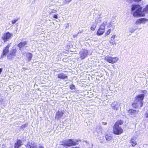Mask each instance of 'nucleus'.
Instances as JSON below:
<instances>
[{
  "mask_svg": "<svg viewBox=\"0 0 148 148\" xmlns=\"http://www.w3.org/2000/svg\"><path fill=\"white\" fill-rule=\"evenodd\" d=\"M132 12H133V15L135 17L144 16L145 14L144 12H148V4L142 11V8L140 5L133 4L131 8Z\"/></svg>",
  "mask_w": 148,
  "mask_h": 148,
  "instance_id": "f257e3e1",
  "label": "nucleus"
},
{
  "mask_svg": "<svg viewBox=\"0 0 148 148\" xmlns=\"http://www.w3.org/2000/svg\"><path fill=\"white\" fill-rule=\"evenodd\" d=\"M78 144V140L72 139H67L63 140L62 142V145L68 147L75 146Z\"/></svg>",
  "mask_w": 148,
  "mask_h": 148,
  "instance_id": "f03ea898",
  "label": "nucleus"
},
{
  "mask_svg": "<svg viewBox=\"0 0 148 148\" xmlns=\"http://www.w3.org/2000/svg\"><path fill=\"white\" fill-rule=\"evenodd\" d=\"M17 50L16 48L13 47V48L11 50L9 54L7 56V58L8 60H12L15 58L16 56V53Z\"/></svg>",
  "mask_w": 148,
  "mask_h": 148,
  "instance_id": "7ed1b4c3",
  "label": "nucleus"
},
{
  "mask_svg": "<svg viewBox=\"0 0 148 148\" xmlns=\"http://www.w3.org/2000/svg\"><path fill=\"white\" fill-rule=\"evenodd\" d=\"M12 36V33L8 32L3 34L1 38L5 42L11 39Z\"/></svg>",
  "mask_w": 148,
  "mask_h": 148,
  "instance_id": "20e7f679",
  "label": "nucleus"
},
{
  "mask_svg": "<svg viewBox=\"0 0 148 148\" xmlns=\"http://www.w3.org/2000/svg\"><path fill=\"white\" fill-rule=\"evenodd\" d=\"M113 132L114 134L119 135L123 132V130L119 126L114 125L113 128Z\"/></svg>",
  "mask_w": 148,
  "mask_h": 148,
  "instance_id": "39448f33",
  "label": "nucleus"
},
{
  "mask_svg": "<svg viewBox=\"0 0 148 148\" xmlns=\"http://www.w3.org/2000/svg\"><path fill=\"white\" fill-rule=\"evenodd\" d=\"M118 58L116 57H107L105 58V60L108 62L111 63H114L116 62Z\"/></svg>",
  "mask_w": 148,
  "mask_h": 148,
  "instance_id": "423d86ee",
  "label": "nucleus"
},
{
  "mask_svg": "<svg viewBox=\"0 0 148 148\" xmlns=\"http://www.w3.org/2000/svg\"><path fill=\"white\" fill-rule=\"evenodd\" d=\"M10 46V44H9L7 46L5 47L3 51L2 54L1 55V58L3 59L4 57L6 56L7 53L9 52V48Z\"/></svg>",
  "mask_w": 148,
  "mask_h": 148,
  "instance_id": "0eeeda50",
  "label": "nucleus"
},
{
  "mask_svg": "<svg viewBox=\"0 0 148 148\" xmlns=\"http://www.w3.org/2000/svg\"><path fill=\"white\" fill-rule=\"evenodd\" d=\"M105 28L102 25H100L99 28L97 32V34L98 36L102 35L105 32Z\"/></svg>",
  "mask_w": 148,
  "mask_h": 148,
  "instance_id": "6e6552de",
  "label": "nucleus"
},
{
  "mask_svg": "<svg viewBox=\"0 0 148 148\" xmlns=\"http://www.w3.org/2000/svg\"><path fill=\"white\" fill-rule=\"evenodd\" d=\"M132 106L135 108H137L142 107L143 106V101H140L138 102H135L132 104Z\"/></svg>",
  "mask_w": 148,
  "mask_h": 148,
  "instance_id": "1a4fd4ad",
  "label": "nucleus"
},
{
  "mask_svg": "<svg viewBox=\"0 0 148 148\" xmlns=\"http://www.w3.org/2000/svg\"><path fill=\"white\" fill-rule=\"evenodd\" d=\"M144 96L145 95L144 94L138 95L135 97V101H143Z\"/></svg>",
  "mask_w": 148,
  "mask_h": 148,
  "instance_id": "9d476101",
  "label": "nucleus"
},
{
  "mask_svg": "<svg viewBox=\"0 0 148 148\" xmlns=\"http://www.w3.org/2000/svg\"><path fill=\"white\" fill-rule=\"evenodd\" d=\"M111 106L113 109L117 110L120 106V105L116 102L114 101L111 104Z\"/></svg>",
  "mask_w": 148,
  "mask_h": 148,
  "instance_id": "9b49d317",
  "label": "nucleus"
},
{
  "mask_svg": "<svg viewBox=\"0 0 148 148\" xmlns=\"http://www.w3.org/2000/svg\"><path fill=\"white\" fill-rule=\"evenodd\" d=\"M64 112L62 111H58L56 113L55 116L56 119H59L62 117L64 114Z\"/></svg>",
  "mask_w": 148,
  "mask_h": 148,
  "instance_id": "f8f14e48",
  "label": "nucleus"
},
{
  "mask_svg": "<svg viewBox=\"0 0 148 148\" xmlns=\"http://www.w3.org/2000/svg\"><path fill=\"white\" fill-rule=\"evenodd\" d=\"M26 44L27 42L26 41L21 42L18 45V47L19 48L20 50H21Z\"/></svg>",
  "mask_w": 148,
  "mask_h": 148,
  "instance_id": "ddd939ff",
  "label": "nucleus"
},
{
  "mask_svg": "<svg viewBox=\"0 0 148 148\" xmlns=\"http://www.w3.org/2000/svg\"><path fill=\"white\" fill-rule=\"evenodd\" d=\"M22 142L20 140H18L14 145V148H18L23 145Z\"/></svg>",
  "mask_w": 148,
  "mask_h": 148,
  "instance_id": "4468645a",
  "label": "nucleus"
},
{
  "mask_svg": "<svg viewBox=\"0 0 148 148\" xmlns=\"http://www.w3.org/2000/svg\"><path fill=\"white\" fill-rule=\"evenodd\" d=\"M138 112V111H136L133 109H130L128 110V113L132 115H135L137 114Z\"/></svg>",
  "mask_w": 148,
  "mask_h": 148,
  "instance_id": "2eb2a0df",
  "label": "nucleus"
},
{
  "mask_svg": "<svg viewBox=\"0 0 148 148\" xmlns=\"http://www.w3.org/2000/svg\"><path fill=\"white\" fill-rule=\"evenodd\" d=\"M148 20L145 18H140L137 20L136 22V25H138L139 24H140L144 21H147Z\"/></svg>",
  "mask_w": 148,
  "mask_h": 148,
  "instance_id": "dca6fc26",
  "label": "nucleus"
},
{
  "mask_svg": "<svg viewBox=\"0 0 148 148\" xmlns=\"http://www.w3.org/2000/svg\"><path fill=\"white\" fill-rule=\"evenodd\" d=\"M58 77L59 78L64 79L67 78V76L63 73H61L58 74Z\"/></svg>",
  "mask_w": 148,
  "mask_h": 148,
  "instance_id": "f3484780",
  "label": "nucleus"
},
{
  "mask_svg": "<svg viewBox=\"0 0 148 148\" xmlns=\"http://www.w3.org/2000/svg\"><path fill=\"white\" fill-rule=\"evenodd\" d=\"M136 138L135 137H132L131 138L130 140L132 145V147L135 146L137 144L135 141Z\"/></svg>",
  "mask_w": 148,
  "mask_h": 148,
  "instance_id": "a211bd4d",
  "label": "nucleus"
},
{
  "mask_svg": "<svg viewBox=\"0 0 148 148\" xmlns=\"http://www.w3.org/2000/svg\"><path fill=\"white\" fill-rule=\"evenodd\" d=\"M32 55L30 53H27L26 54V59L27 61H29L32 58Z\"/></svg>",
  "mask_w": 148,
  "mask_h": 148,
  "instance_id": "6ab92c4d",
  "label": "nucleus"
},
{
  "mask_svg": "<svg viewBox=\"0 0 148 148\" xmlns=\"http://www.w3.org/2000/svg\"><path fill=\"white\" fill-rule=\"evenodd\" d=\"M87 52L86 51H85L83 52L81 54V57L82 59L84 58L87 55Z\"/></svg>",
  "mask_w": 148,
  "mask_h": 148,
  "instance_id": "aec40b11",
  "label": "nucleus"
},
{
  "mask_svg": "<svg viewBox=\"0 0 148 148\" xmlns=\"http://www.w3.org/2000/svg\"><path fill=\"white\" fill-rule=\"evenodd\" d=\"M95 22L96 24L99 23L101 21V18L99 16L97 17L95 19Z\"/></svg>",
  "mask_w": 148,
  "mask_h": 148,
  "instance_id": "412c9836",
  "label": "nucleus"
},
{
  "mask_svg": "<svg viewBox=\"0 0 148 148\" xmlns=\"http://www.w3.org/2000/svg\"><path fill=\"white\" fill-rule=\"evenodd\" d=\"M123 123V121L121 120L118 121L116 122L114 125L119 126L122 125Z\"/></svg>",
  "mask_w": 148,
  "mask_h": 148,
  "instance_id": "4be33fe9",
  "label": "nucleus"
},
{
  "mask_svg": "<svg viewBox=\"0 0 148 148\" xmlns=\"http://www.w3.org/2000/svg\"><path fill=\"white\" fill-rule=\"evenodd\" d=\"M105 138L106 140L109 141L111 140L112 139V137L110 136H109L108 135H106L105 136Z\"/></svg>",
  "mask_w": 148,
  "mask_h": 148,
  "instance_id": "5701e85b",
  "label": "nucleus"
},
{
  "mask_svg": "<svg viewBox=\"0 0 148 148\" xmlns=\"http://www.w3.org/2000/svg\"><path fill=\"white\" fill-rule=\"evenodd\" d=\"M108 23H107V21H105L103 22V23L101 24V25H102L104 26V27H105V26H106L108 25Z\"/></svg>",
  "mask_w": 148,
  "mask_h": 148,
  "instance_id": "b1692460",
  "label": "nucleus"
},
{
  "mask_svg": "<svg viewBox=\"0 0 148 148\" xmlns=\"http://www.w3.org/2000/svg\"><path fill=\"white\" fill-rule=\"evenodd\" d=\"M111 29H109L105 33V35L106 36L108 35L111 32Z\"/></svg>",
  "mask_w": 148,
  "mask_h": 148,
  "instance_id": "393cba45",
  "label": "nucleus"
},
{
  "mask_svg": "<svg viewBox=\"0 0 148 148\" xmlns=\"http://www.w3.org/2000/svg\"><path fill=\"white\" fill-rule=\"evenodd\" d=\"M18 20L17 19H12L11 20V22L12 24H14L16 22L18 21Z\"/></svg>",
  "mask_w": 148,
  "mask_h": 148,
  "instance_id": "a878e982",
  "label": "nucleus"
},
{
  "mask_svg": "<svg viewBox=\"0 0 148 148\" xmlns=\"http://www.w3.org/2000/svg\"><path fill=\"white\" fill-rule=\"evenodd\" d=\"M96 27V25H92V26L90 27V29L92 30H94Z\"/></svg>",
  "mask_w": 148,
  "mask_h": 148,
  "instance_id": "bb28decb",
  "label": "nucleus"
},
{
  "mask_svg": "<svg viewBox=\"0 0 148 148\" xmlns=\"http://www.w3.org/2000/svg\"><path fill=\"white\" fill-rule=\"evenodd\" d=\"M70 88L71 90H73L75 89V87L74 85L72 84L70 86Z\"/></svg>",
  "mask_w": 148,
  "mask_h": 148,
  "instance_id": "cd10ccee",
  "label": "nucleus"
},
{
  "mask_svg": "<svg viewBox=\"0 0 148 148\" xmlns=\"http://www.w3.org/2000/svg\"><path fill=\"white\" fill-rule=\"evenodd\" d=\"M110 44H111L112 45H114V44L115 45H116V43H115L114 40H113V41H111L110 42Z\"/></svg>",
  "mask_w": 148,
  "mask_h": 148,
  "instance_id": "c85d7f7f",
  "label": "nucleus"
},
{
  "mask_svg": "<svg viewBox=\"0 0 148 148\" xmlns=\"http://www.w3.org/2000/svg\"><path fill=\"white\" fill-rule=\"evenodd\" d=\"M116 36L114 35H112L111 38V40L113 41V40H114V39L115 38Z\"/></svg>",
  "mask_w": 148,
  "mask_h": 148,
  "instance_id": "c756f323",
  "label": "nucleus"
},
{
  "mask_svg": "<svg viewBox=\"0 0 148 148\" xmlns=\"http://www.w3.org/2000/svg\"><path fill=\"white\" fill-rule=\"evenodd\" d=\"M72 0H65L64 3H67L70 2Z\"/></svg>",
  "mask_w": 148,
  "mask_h": 148,
  "instance_id": "7c9ffc66",
  "label": "nucleus"
},
{
  "mask_svg": "<svg viewBox=\"0 0 148 148\" xmlns=\"http://www.w3.org/2000/svg\"><path fill=\"white\" fill-rule=\"evenodd\" d=\"M106 26H107L108 28H109L110 27H111V24L110 23H109Z\"/></svg>",
  "mask_w": 148,
  "mask_h": 148,
  "instance_id": "2f4dec72",
  "label": "nucleus"
},
{
  "mask_svg": "<svg viewBox=\"0 0 148 148\" xmlns=\"http://www.w3.org/2000/svg\"><path fill=\"white\" fill-rule=\"evenodd\" d=\"M103 138L102 137H100L99 138V140H101V141H100V142L101 143H103V141H102V140H103Z\"/></svg>",
  "mask_w": 148,
  "mask_h": 148,
  "instance_id": "473e14b6",
  "label": "nucleus"
},
{
  "mask_svg": "<svg viewBox=\"0 0 148 148\" xmlns=\"http://www.w3.org/2000/svg\"><path fill=\"white\" fill-rule=\"evenodd\" d=\"M28 145L29 146V147L30 148H37L36 147H34L33 146H30V145L29 144Z\"/></svg>",
  "mask_w": 148,
  "mask_h": 148,
  "instance_id": "72a5a7b5",
  "label": "nucleus"
},
{
  "mask_svg": "<svg viewBox=\"0 0 148 148\" xmlns=\"http://www.w3.org/2000/svg\"><path fill=\"white\" fill-rule=\"evenodd\" d=\"M57 10H53L51 12V13H56Z\"/></svg>",
  "mask_w": 148,
  "mask_h": 148,
  "instance_id": "f704fd0d",
  "label": "nucleus"
},
{
  "mask_svg": "<svg viewBox=\"0 0 148 148\" xmlns=\"http://www.w3.org/2000/svg\"><path fill=\"white\" fill-rule=\"evenodd\" d=\"M53 17L54 18L57 19L58 18V16L56 14H54L53 16Z\"/></svg>",
  "mask_w": 148,
  "mask_h": 148,
  "instance_id": "c9c22d12",
  "label": "nucleus"
},
{
  "mask_svg": "<svg viewBox=\"0 0 148 148\" xmlns=\"http://www.w3.org/2000/svg\"><path fill=\"white\" fill-rule=\"evenodd\" d=\"M145 116L146 118H148V112H146L145 114Z\"/></svg>",
  "mask_w": 148,
  "mask_h": 148,
  "instance_id": "e433bc0d",
  "label": "nucleus"
},
{
  "mask_svg": "<svg viewBox=\"0 0 148 148\" xmlns=\"http://www.w3.org/2000/svg\"><path fill=\"white\" fill-rule=\"evenodd\" d=\"M2 146L3 147H2V148H6V147L5 145H3Z\"/></svg>",
  "mask_w": 148,
  "mask_h": 148,
  "instance_id": "4c0bfd02",
  "label": "nucleus"
},
{
  "mask_svg": "<svg viewBox=\"0 0 148 148\" xmlns=\"http://www.w3.org/2000/svg\"><path fill=\"white\" fill-rule=\"evenodd\" d=\"M78 33L77 34H74L73 35V37H76L78 35Z\"/></svg>",
  "mask_w": 148,
  "mask_h": 148,
  "instance_id": "58836bf2",
  "label": "nucleus"
},
{
  "mask_svg": "<svg viewBox=\"0 0 148 148\" xmlns=\"http://www.w3.org/2000/svg\"><path fill=\"white\" fill-rule=\"evenodd\" d=\"M134 0L135 1H136V2H138L141 1L142 0Z\"/></svg>",
  "mask_w": 148,
  "mask_h": 148,
  "instance_id": "ea45409f",
  "label": "nucleus"
},
{
  "mask_svg": "<svg viewBox=\"0 0 148 148\" xmlns=\"http://www.w3.org/2000/svg\"><path fill=\"white\" fill-rule=\"evenodd\" d=\"M39 148H44V147L43 146H42V145L39 146Z\"/></svg>",
  "mask_w": 148,
  "mask_h": 148,
  "instance_id": "a19ab883",
  "label": "nucleus"
},
{
  "mask_svg": "<svg viewBox=\"0 0 148 148\" xmlns=\"http://www.w3.org/2000/svg\"><path fill=\"white\" fill-rule=\"evenodd\" d=\"M102 123L104 125H106L107 124V123L105 122H103Z\"/></svg>",
  "mask_w": 148,
  "mask_h": 148,
  "instance_id": "79ce46f5",
  "label": "nucleus"
},
{
  "mask_svg": "<svg viewBox=\"0 0 148 148\" xmlns=\"http://www.w3.org/2000/svg\"><path fill=\"white\" fill-rule=\"evenodd\" d=\"M72 148H80L79 147H72Z\"/></svg>",
  "mask_w": 148,
  "mask_h": 148,
  "instance_id": "37998d69",
  "label": "nucleus"
},
{
  "mask_svg": "<svg viewBox=\"0 0 148 148\" xmlns=\"http://www.w3.org/2000/svg\"><path fill=\"white\" fill-rule=\"evenodd\" d=\"M144 145H146V144H144Z\"/></svg>",
  "mask_w": 148,
  "mask_h": 148,
  "instance_id": "c03bdc74",
  "label": "nucleus"
}]
</instances>
